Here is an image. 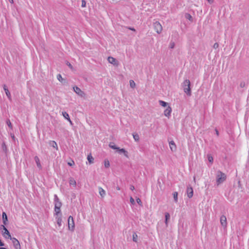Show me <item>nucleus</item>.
<instances>
[{
	"instance_id": "c03bdc74",
	"label": "nucleus",
	"mask_w": 249,
	"mask_h": 249,
	"mask_svg": "<svg viewBox=\"0 0 249 249\" xmlns=\"http://www.w3.org/2000/svg\"><path fill=\"white\" fill-rule=\"evenodd\" d=\"M245 82H241V83H240V86L241 88H243V87H245Z\"/></svg>"
},
{
	"instance_id": "473e14b6",
	"label": "nucleus",
	"mask_w": 249,
	"mask_h": 249,
	"mask_svg": "<svg viewBox=\"0 0 249 249\" xmlns=\"http://www.w3.org/2000/svg\"><path fill=\"white\" fill-rule=\"evenodd\" d=\"M185 17L187 19H189V20H193L192 17L189 14L186 13L185 15Z\"/></svg>"
},
{
	"instance_id": "f704fd0d",
	"label": "nucleus",
	"mask_w": 249,
	"mask_h": 249,
	"mask_svg": "<svg viewBox=\"0 0 249 249\" xmlns=\"http://www.w3.org/2000/svg\"><path fill=\"white\" fill-rule=\"evenodd\" d=\"M165 218L166 220H169L170 218V215L168 213H165Z\"/></svg>"
},
{
	"instance_id": "bb28decb",
	"label": "nucleus",
	"mask_w": 249,
	"mask_h": 249,
	"mask_svg": "<svg viewBox=\"0 0 249 249\" xmlns=\"http://www.w3.org/2000/svg\"><path fill=\"white\" fill-rule=\"evenodd\" d=\"M133 137L135 141L138 142L139 141L140 137L139 135L138 134H133Z\"/></svg>"
},
{
	"instance_id": "423d86ee",
	"label": "nucleus",
	"mask_w": 249,
	"mask_h": 249,
	"mask_svg": "<svg viewBox=\"0 0 249 249\" xmlns=\"http://www.w3.org/2000/svg\"><path fill=\"white\" fill-rule=\"evenodd\" d=\"M10 238L12 240V242L13 243L15 248L16 249H21L20 245L18 240L14 237H11Z\"/></svg>"
},
{
	"instance_id": "a211bd4d",
	"label": "nucleus",
	"mask_w": 249,
	"mask_h": 249,
	"mask_svg": "<svg viewBox=\"0 0 249 249\" xmlns=\"http://www.w3.org/2000/svg\"><path fill=\"white\" fill-rule=\"evenodd\" d=\"M49 144L50 146H52L56 149H58L57 144L55 141H51L49 142Z\"/></svg>"
},
{
	"instance_id": "2f4dec72",
	"label": "nucleus",
	"mask_w": 249,
	"mask_h": 249,
	"mask_svg": "<svg viewBox=\"0 0 249 249\" xmlns=\"http://www.w3.org/2000/svg\"><path fill=\"white\" fill-rule=\"evenodd\" d=\"M129 83H130V86L131 88H135L136 85H135V83L134 82V81L133 80H130L129 81Z\"/></svg>"
},
{
	"instance_id": "37998d69",
	"label": "nucleus",
	"mask_w": 249,
	"mask_h": 249,
	"mask_svg": "<svg viewBox=\"0 0 249 249\" xmlns=\"http://www.w3.org/2000/svg\"><path fill=\"white\" fill-rule=\"evenodd\" d=\"M174 46H175V43L174 42L170 43V48L171 49L174 48Z\"/></svg>"
},
{
	"instance_id": "0eeeda50",
	"label": "nucleus",
	"mask_w": 249,
	"mask_h": 249,
	"mask_svg": "<svg viewBox=\"0 0 249 249\" xmlns=\"http://www.w3.org/2000/svg\"><path fill=\"white\" fill-rule=\"evenodd\" d=\"M73 89L75 93L81 97H83L85 95V93L78 87H73Z\"/></svg>"
},
{
	"instance_id": "72a5a7b5",
	"label": "nucleus",
	"mask_w": 249,
	"mask_h": 249,
	"mask_svg": "<svg viewBox=\"0 0 249 249\" xmlns=\"http://www.w3.org/2000/svg\"><path fill=\"white\" fill-rule=\"evenodd\" d=\"M104 165L105 167L108 168L110 166L109 162L108 160H105L104 161Z\"/></svg>"
},
{
	"instance_id": "7c9ffc66",
	"label": "nucleus",
	"mask_w": 249,
	"mask_h": 249,
	"mask_svg": "<svg viewBox=\"0 0 249 249\" xmlns=\"http://www.w3.org/2000/svg\"><path fill=\"white\" fill-rule=\"evenodd\" d=\"M207 158L209 161L211 163H213V157L210 154L207 155Z\"/></svg>"
},
{
	"instance_id": "4d7b16f0",
	"label": "nucleus",
	"mask_w": 249,
	"mask_h": 249,
	"mask_svg": "<svg viewBox=\"0 0 249 249\" xmlns=\"http://www.w3.org/2000/svg\"><path fill=\"white\" fill-rule=\"evenodd\" d=\"M0 249H6L5 248L1 247V248H0Z\"/></svg>"
},
{
	"instance_id": "a878e982",
	"label": "nucleus",
	"mask_w": 249,
	"mask_h": 249,
	"mask_svg": "<svg viewBox=\"0 0 249 249\" xmlns=\"http://www.w3.org/2000/svg\"><path fill=\"white\" fill-rule=\"evenodd\" d=\"M133 241L136 243L137 242L138 235L136 232H133Z\"/></svg>"
},
{
	"instance_id": "e433bc0d",
	"label": "nucleus",
	"mask_w": 249,
	"mask_h": 249,
	"mask_svg": "<svg viewBox=\"0 0 249 249\" xmlns=\"http://www.w3.org/2000/svg\"><path fill=\"white\" fill-rule=\"evenodd\" d=\"M136 201L139 204V205H140V206H142V201L140 198H139L138 197L137 198Z\"/></svg>"
},
{
	"instance_id": "2eb2a0df",
	"label": "nucleus",
	"mask_w": 249,
	"mask_h": 249,
	"mask_svg": "<svg viewBox=\"0 0 249 249\" xmlns=\"http://www.w3.org/2000/svg\"><path fill=\"white\" fill-rule=\"evenodd\" d=\"M99 193L102 198L104 197L106 195V191L101 187L98 188Z\"/></svg>"
},
{
	"instance_id": "8fccbe9b",
	"label": "nucleus",
	"mask_w": 249,
	"mask_h": 249,
	"mask_svg": "<svg viewBox=\"0 0 249 249\" xmlns=\"http://www.w3.org/2000/svg\"><path fill=\"white\" fill-rule=\"evenodd\" d=\"M215 133H216V134L217 136H218L219 135V132L217 130V129H215Z\"/></svg>"
},
{
	"instance_id": "7ed1b4c3",
	"label": "nucleus",
	"mask_w": 249,
	"mask_h": 249,
	"mask_svg": "<svg viewBox=\"0 0 249 249\" xmlns=\"http://www.w3.org/2000/svg\"><path fill=\"white\" fill-rule=\"evenodd\" d=\"M153 26L154 29L158 34H160L161 32L162 27L159 21H156L155 22H154L153 24Z\"/></svg>"
},
{
	"instance_id": "4468645a",
	"label": "nucleus",
	"mask_w": 249,
	"mask_h": 249,
	"mask_svg": "<svg viewBox=\"0 0 249 249\" xmlns=\"http://www.w3.org/2000/svg\"><path fill=\"white\" fill-rule=\"evenodd\" d=\"M2 218L3 220V223L4 225H6L7 224L8 218L6 215V213L5 212H3L2 213Z\"/></svg>"
},
{
	"instance_id": "5701e85b",
	"label": "nucleus",
	"mask_w": 249,
	"mask_h": 249,
	"mask_svg": "<svg viewBox=\"0 0 249 249\" xmlns=\"http://www.w3.org/2000/svg\"><path fill=\"white\" fill-rule=\"evenodd\" d=\"M55 218L56 219L57 223L58 225V226H61L62 222L61 215L57 216Z\"/></svg>"
},
{
	"instance_id": "603ef678",
	"label": "nucleus",
	"mask_w": 249,
	"mask_h": 249,
	"mask_svg": "<svg viewBox=\"0 0 249 249\" xmlns=\"http://www.w3.org/2000/svg\"><path fill=\"white\" fill-rule=\"evenodd\" d=\"M116 189L117 190H120V188L118 186L116 187Z\"/></svg>"
},
{
	"instance_id": "20e7f679",
	"label": "nucleus",
	"mask_w": 249,
	"mask_h": 249,
	"mask_svg": "<svg viewBox=\"0 0 249 249\" xmlns=\"http://www.w3.org/2000/svg\"><path fill=\"white\" fill-rule=\"evenodd\" d=\"M68 226L69 229L71 231H73L74 229V223L73 217L71 216H70L68 218Z\"/></svg>"
},
{
	"instance_id": "a18cd8bd",
	"label": "nucleus",
	"mask_w": 249,
	"mask_h": 249,
	"mask_svg": "<svg viewBox=\"0 0 249 249\" xmlns=\"http://www.w3.org/2000/svg\"><path fill=\"white\" fill-rule=\"evenodd\" d=\"M68 164L70 166H72L74 164V162L72 160L71 162H68Z\"/></svg>"
},
{
	"instance_id": "412c9836",
	"label": "nucleus",
	"mask_w": 249,
	"mask_h": 249,
	"mask_svg": "<svg viewBox=\"0 0 249 249\" xmlns=\"http://www.w3.org/2000/svg\"><path fill=\"white\" fill-rule=\"evenodd\" d=\"M62 115L66 119L68 120L70 122V123L72 124V122L71 121L69 117V115L68 113H67L66 112H62Z\"/></svg>"
},
{
	"instance_id": "f8f14e48",
	"label": "nucleus",
	"mask_w": 249,
	"mask_h": 249,
	"mask_svg": "<svg viewBox=\"0 0 249 249\" xmlns=\"http://www.w3.org/2000/svg\"><path fill=\"white\" fill-rule=\"evenodd\" d=\"M169 146L172 151L174 152L176 151V145L173 141H171L169 142Z\"/></svg>"
},
{
	"instance_id": "4be33fe9",
	"label": "nucleus",
	"mask_w": 249,
	"mask_h": 249,
	"mask_svg": "<svg viewBox=\"0 0 249 249\" xmlns=\"http://www.w3.org/2000/svg\"><path fill=\"white\" fill-rule=\"evenodd\" d=\"M1 149L5 153H7L8 150L5 142L4 141L2 142L1 144Z\"/></svg>"
},
{
	"instance_id": "f257e3e1",
	"label": "nucleus",
	"mask_w": 249,
	"mask_h": 249,
	"mask_svg": "<svg viewBox=\"0 0 249 249\" xmlns=\"http://www.w3.org/2000/svg\"><path fill=\"white\" fill-rule=\"evenodd\" d=\"M190 85V81L188 79L185 80L182 84V87L183 89V90L188 96H191V95Z\"/></svg>"
},
{
	"instance_id": "3c124183",
	"label": "nucleus",
	"mask_w": 249,
	"mask_h": 249,
	"mask_svg": "<svg viewBox=\"0 0 249 249\" xmlns=\"http://www.w3.org/2000/svg\"><path fill=\"white\" fill-rule=\"evenodd\" d=\"M168 220H166V219H165V223L166 224V227H167V226H168Z\"/></svg>"
},
{
	"instance_id": "4c0bfd02",
	"label": "nucleus",
	"mask_w": 249,
	"mask_h": 249,
	"mask_svg": "<svg viewBox=\"0 0 249 249\" xmlns=\"http://www.w3.org/2000/svg\"><path fill=\"white\" fill-rule=\"evenodd\" d=\"M130 201L132 205H134L135 204V200L132 197H130Z\"/></svg>"
},
{
	"instance_id": "6e6552de",
	"label": "nucleus",
	"mask_w": 249,
	"mask_h": 249,
	"mask_svg": "<svg viewBox=\"0 0 249 249\" xmlns=\"http://www.w3.org/2000/svg\"><path fill=\"white\" fill-rule=\"evenodd\" d=\"M54 206H57V207H61L62 206V203L59 200V199L56 195H54Z\"/></svg>"
},
{
	"instance_id": "6ab92c4d",
	"label": "nucleus",
	"mask_w": 249,
	"mask_h": 249,
	"mask_svg": "<svg viewBox=\"0 0 249 249\" xmlns=\"http://www.w3.org/2000/svg\"><path fill=\"white\" fill-rule=\"evenodd\" d=\"M35 160L36 163V165H37V166L41 169L42 166H41V163L40 162V160H39V158L37 157V156H35Z\"/></svg>"
},
{
	"instance_id": "58836bf2",
	"label": "nucleus",
	"mask_w": 249,
	"mask_h": 249,
	"mask_svg": "<svg viewBox=\"0 0 249 249\" xmlns=\"http://www.w3.org/2000/svg\"><path fill=\"white\" fill-rule=\"evenodd\" d=\"M66 64L69 66V67L71 70H73V69L72 66L71 65V64L70 62H67Z\"/></svg>"
},
{
	"instance_id": "de8ad7c7",
	"label": "nucleus",
	"mask_w": 249,
	"mask_h": 249,
	"mask_svg": "<svg viewBox=\"0 0 249 249\" xmlns=\"http://www.w3.org/2000/svg\"><path fill=\"white\" fill-rule=\"evenodd\" d=\"M209 3H210V4H212L213 3V0H207Z\"/></svg>"
},
{
	"instance_id": "9b49d317",
	"label": "nucleus",
	"mask_w": 249,
	"mask_h": 249,
	"mask_svg": "<svg viewBox=\"0 0 249 249\" xmlns=\"http://www.w3.org/2000/svg\"><path fill=\"white\" fill-rule=\"evenodd\" d=\"M172 111V108L168 106L167 108L164 110V114L165 116L169 117L171 116V113Z\"/></svg>"
},
{
	"instance_id": "f3484780",
	"label": "nucleus",
	"mask_w": 249,
	"mask_h": 249,
	"mask_svg": "<svg viewBox=\"0 0 249 249\" xmlns=\"http://www.w3.org/2000/svg\"><path fill=\"white\" fill-rule=\"evenodd\" d=\"M3 89L5 92V93L7 95V96L8 97V98L9 99H10L11 98V94H10V92H9L8 88H7L6 86L5 85H3Z\"/></svg>"
},
{
	"instance_id": "f03ea898",
	"label": "nucleus",
	"mask_w": 249,
	"mask_h": 249,
	"mask_svg": "<svg viewBox=\"0 0 249 249\" xmlns=\"http://www.w3.org/2000/svg\"><path fill=\"white\" fill-rule=\"evenodd\" d=\"M227 177L225 173L218 171L216 174V183L217 185L222 183L226 179Z\"/></svg>"
},
{
	"instance_id": "864d4df0",
	"label": "nucleus",
	"mask_w": 249,
	"mask_h": 249,
	"mask_svg": "<svg viewBox=\"0 0 249 249\" xmlns=\"http://www.w3.org/2000/svg\"><path fill=\"white\" fill-rule=\"evenodd\" d=\"M129 29L130 30H132V31H135V30L134 28H129Z\"/></svg>"
},
{
	"instance_id": "b1692460",
	"label": "nucleus",
	"mask_w": 249,
	"mask_h": 249,
	"mask_svg": "<svg viewBox=\"0 0 249 249\" xmlns=\"http://www.w3.org/2000/svg\"><path fill=\"white\" fill-rule=\"evenodd\" d=\"M87 159L90 164L93 163L94 158L90 154L88 156Z\"/></svg>"
},
{
	"instance_id": "39448f33",
	"label": "nucleus",
	"mask_w": 249,
	"mask_h": 249,
	"mask_svg": "<svg viewBox=\"0 0 249 249\" xmlns=\"http://www.w3.org/2000/svg\"><path fill=\"white\" fill-rule=\"evenodd\" d=\"M0 230H3L4 231V233H3V235L4 237L6 238H11V235L10 234L9 231H8V230L6 229V228L3 225H1L0 227Z\"/></svg>"
},
{
	"instance_id": "79ce46f5",
	"label": "nucleus",
	"mask_w": 249,
	"mask_h": 249,
	"mask_svg": "<svg viewBox=\"0 0 249 249\" xmlns=\"http://www.w3.org/2000/svg\"><path fill=\"white\" fill-rule=\"evenodd\" d=\"M86 2L85 0H83L82 1V5H81L82 7H85L86 6Z\"/></svg>"
},
{
	"instance_id": "c9c22d12",
	"label": "nucleus",
	"mask_w": 249,
	"mask_h": 249,
	"mask_svg": "<svg viewBox=\"0 0 249 249\" xmlns=\"http://www.w3.org/2000/svg\"><path fill=\"white\" fill-rule=\"evenodd\" d=\"M6 124L9 127L12 128V124L9 120H8L6 121Z\"/></svg>"
},
{
	"instance_id": "cd10ccee",
	"label": "nucleus",
	"mask_w": 249,
	"mask_h": 249,
	"mask_svg": "<svg viewBox=\"0 0 249 249\" xmlns=\"http://www.w3.org/2000/svg\"><path fill=\"white\" fill-rule=\"evenodd\" d=\"M69 183H70V185H74V186H76V184L75 180L72 178H70V179L69 180Z\"/></svg>"
},
{
	"instance_id": "dca6fc26",
	"label": "nucleus",
	"mask_w": 249,
	"mask_h": 249,
	"mask_svg": "<svg viewBox=\"0 0 249 249\" xmlns=\"http://www.w3.org/2000/svg\"><path fill=\"white\" fill-rule=\"evenodd\" d=\"M60 208L61 207H57V206H54L55 214L57 216L62 215L61 213Z\"/></svg>"
},
{
	"instance_id": "ddd939ff",
	"label": "nucleus",
	"mask_w": 249,
	"mask_h": 249,
	"mask_svg": "<svg viewBox=\"0 0 249 249\" xmlns=\"http://www.w3.org/2000/svg\"><path fill=\"white\" fill-rule=\"evenodd\" d=\"M220 223L223 227L227 226V218L225 215H222L220 217Z\"/></svg>"
},
{
	"instance_id": "9d476101",
	"label": "nucleus",
	"mask_w": 249,
	"mask_h": 249,
	"mask_svg": "<svg viewBox=\"0 0 249 249\" xmlns=\"http://www.w3.org/2000/svg\"><path fill=\"white\" fill-rule=\"evenodd\" d=\"M187 194L189 198H191L193 196V189L191 186H188L187 188Z\"/></svg>"
},
{
	"instance_id": "393cba45",
	"label": "nucleus",
	"mask_w": 249,
	"mask_h": 249,
	"mask_svg": "<svg viewBox=\"0 0 249 249\" xmlns=\"http://www.w3.org/2000/svg\"><path fill=\"white\" fill-rule=\"evenodd\" d=\"M109 146L113 149H119V147H117L116 145H115V144L113 142H110L109 144Z\"/></svg>"
},
{
	"instance_id": "1a4fd4ad",
	"label": "nucleus",
	"mask_w": 249,
	"mask_h": 249,
	"mask_svg": "<svg viewBox=\"0 0 249 249\" xmlns=\"http://www.w3.org/2000/svg\"><path fill=\"white\" fill-rule=\"evenodd\" d=\"M107 60L109 63L113 64L114 66H117L118 65V61L113 57L109 56L107 58Z\"/></svg>"
},
{
	"instance_id": "c756f323",
	"label": "nucleus",
	"mask_w": 249,
	"mask_h": 249,
	"mask_svg": "<svg viewBox=\"0 0 249 249\" xmlns=\"http://www.w3.org/2000/svg\"><path fill=\"white\" fill-rule=\"evenodd\" d=\"M159 103L160 106H161L162 107H165L167 105V103H166L164 101H161V100L159 101Z\"/></svg>"
},
{
	"instance_id": "c85d7f7f",
	"label": "nucleus",
	"mask_w": 249,
	"mask_h": 249,
	"mask_svg": "<svg viewBox=\"0 0 249 249\" xmlns=\"http://www.w3.org/2000/svg\"><path fill=\"white\" fill-rule=\"evenodd\" d=\"M178 194L177 192H175L173 194L174 199L176 202H178Z\"/></svg>"
},
{
	"instance_id": "49530a36",
	"label": "nucleus",
	"mask_w": 249,
	"mask_h": 249,
	"mask_svg": "<svg viewBox=\"0 0 249 249\" xmlns=\"http://www.w3.org/2000/svg\"><path fill=\"white\" fill-rule=\"evenodd\" d=\"M130 189L131 190L133 191L135 189V187L133 185H131Z\"/></svg>"
},
{
	"instance_id": "aec40b11",
	"label": "nucleus",
	"mask_w": 249,
	"mask_h": 249,
	"mask_svg": "<svg viewBox=\"0 0 249 249\" xmlns=\"http://www.w3.org/2000/svg\"><path fill=\"white\" fill-rule=\"evenodd\" d=\"M118 152L119 153H120V154L123 153L125 157H128V152L124 149V148L120 149L119 147V149H118Z\"/></svg>"
},
{
	"instance_id": "6e6d98bb",
	"label": "nucleus",
	"mask_w": 249,
	"mask_h": 249,
	"mask_svg": "<svg viewBox=\"0 0 249 249\" xmlns=\"http://www.w3.org/2000/svg\"><path fill=\"white\" fill-rule=\"evenodd\" d=\"M194 180L195 182L196 181V177L195 176H194Z\"/></svg>"
},
{
	"instance_id": "13d9d810",
	"label": "nucleus",
	"mask_w": 249,
	"mask_h": 249,
	"mask_svg": "<svg viewBox=\"0 0 249 249\" xmlns=\"http://www.w3.org/2000/svg\"><path fill=\"white\" fill-rule=\"evenodd\" d=\"M12 138H13V139H15V136H14V135L12 136Z\"/></svg>"
},
{
	"instance_id": "a19ab883",
	"label": "nucleus",
	"mask_w": 249,
	"mask_h": 249,
	"mask_svg": "<svg viewBox=\"0 0 249 249\" xmlns=\"http://www.w3.org/2000/svg\"><path fill=\"white\" fill-rule=\"evenodd\" d=\"M57 79L60 81H61L63 79L62 76L60 74H59L57 75Z\"/></svg>"
},
{
	"instance_id": "09e8293b",
	"label": "nucleus",
	"mask_w": 249,
	"mask_h": 249,
	"mask_svg": "<svg viewBox=\"0 0 249 249\" xmlns=\"http://www.w3.org/2000/svg\"><path fill=\"white\" fill-rule=\"evenodd\" d=\"M4 245V243L2 242L1 240L0 239V246H3Z\"/></svg>"
},
{
	"instance_id": "5fc2aeb1",
	"label": "nucleus",
	"mask_w": 249,
	"mask_h": 249,
	"mask_svg": "<svg viewBox=\"0 0 249 249\" xmlns=\"http://www.w3.org/2000/svg\"><path fill=\"white\" fill-rule=\"evenodd\" d=\"M10 3H13L14 2L13 0H9Z\"/></svg>"
},
{
	"instance_id": "ea45409f",
	"label": "nucleus",
	"mask_w": 249,
	"mask_h": 249,
	"mask_svg": "<svg viewBox=\"0 0 249 249\" xmlns=\"http://www.w3.org/2000/svg\"><path fill=\"white\" fill-rule=\"evenodd\" d=\"M219 47V44L218 43H215L213 45V48L215 49H217Z\"/></svg>"
}]
</instances>
